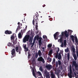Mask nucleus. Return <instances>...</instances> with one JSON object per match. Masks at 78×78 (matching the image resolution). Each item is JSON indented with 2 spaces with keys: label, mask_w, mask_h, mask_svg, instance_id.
Listing matches in <instances>:
<instances>
[{
  "label": "nucleus",
  "mask_w": 78,
  "mask_h": 78,
  "mask_svg": "<svg viewBox=\"0 0 78 78\" xmlns=\"http://www.w3.org/2000/svg\"><path fill=\"white\" fill-rule=\"evenodd\" d=\"M72 71H70V74H72Z\"/></svg>",
  "instance_id": "nucleus-50"
},
{
  "label": "nucleus",
  "mask_w": 78,
  "mask_h": 78,
  "mask_svg": "<svg viewBox=\"0 0 78 78\" xmlns=\"http://www.w3.org/2000/svg\"><path fill=\"white\" fill-rule=\"evenodd\" d=\"M55 61H56V60L55 58H54L53 60V63H55Z\"/></svg>",
  "instance_id": "nucleus-40"
},
{
  "label": "nucleus",
  "mask_w": 78,
  "mask_h": 78,
  "mask_svg": "<svg viewBox=\"0 0 78 78\" xmlns=\"http://www.w3.org/2000/svg\"><path fill=\"white\" fill-rule=\"evenodd\" d=\"M42 38H41V37H37V40H38V39H39V40L38 41V42L39 43V46H41L42 44V42H41L42 41Z\"/></svg>",
  "instance_id": "nucleus-6"
},
{
  "label": "nucleus",
  "mask_w": 78,
  "mask_h": 78,
  "mask_svg": "<svg viewBox=\"0 0 78 78\" xmlns=\"http://www.w3.org/2000/svg\"><path fill=\"white\" fill-rule=\"evenodd\" d=\"M68 76H69V78H72V74H69Z\"/></svg>",
  "instance_id": "nucleus-34"
},
{
  "label": "nucleus",
  "mask_w": 78,
  "mask_h": 78,
  "mask_svg": "<svg viewBox=\"0 0 78 78\" xmlns=\"http://www.w3.org/2000/svg\"><path fill=\"white\" fill-rule=\"evenodd\" d=\"M32 73L33 76H34V77H35V78H36V75H35V73L34 72V68H33V72Z\"/></svg>",
  "instance_id": "nucleus-15"
},
{
  "label": "nucleus",
  "mask_w": 78,
  "mask_h": 78,
  "mask_svg": "<svg viewBox=\"0 0 78 78\" xmlns=\"http://www.w3.org/2000/svg\"><path fill=\"white\" fill-rule=\"evenodd\" d=\"M26 50V51H28V49L27 48H26V49H24Z\"/></svg>",
  "instance_id": "nucleus-47"
},
{
  "label": "nucleus",
  "mask_w": 78,
  "mask_h": 78,
  "mask_svg": "<svg viewBox=\"0 0 78 78\" xmlns=\"http://www.w3.org/2000/svg\"><path fill=\"white\" fill-rule=\"evenodd\" d=\"M29 42L30 43V44L32 45L31 46V48H33V47L34 46V44H35V40H34L33 43H32V42H33V38L30 37L29 39Z\"/></svg>",
  "instance_id": "nucleus-3"
},
{
  "label": "nucleus",
  "mask_w": 78,
  "mask_h": 78,
  "mask_svg": "<svg viewBox=\"0 0 78 78\" xmlns=\"http://www.w3.org/2000/svg\"><path fill=\"white\" fill-rule=\"evenodd\" d=\"M50 19H51V20H52V19H53V18H50Z\"/></svg>",
  "instance_id": "nucleus-61"
},
{
  "label": "nucleus",
  "mask_w": 78,
  "mask_h": 78,
  "mask_svg": "<svg viewBox=\"0 0 78 78\" xmlns=\"http://www.w3.org/2000/svg\"><path fill=\"white\" fill-rule=\"evenodd\" d=\"M46 78H50V75H49V74H47L46 75Z\"/></svg>",
  "instance_id": "nucleus-25"
},
{
  "label": "nucleus",
  "mask_w": 78,
  "mask_h": 78,
  "mask_svg": "<svg viewBox=\"0 0 78 78\" xmlns=\"http://www.w3.org/2000/svg\"><path fill=\"white\" fill-rule=\"evenodd\" d=\"M15 37L13 35H12L11 38V40H14V38Z\"/></svg>",
  "instance_id": "nucleus-27"
},
{
  "label": "nucleus",
  "mask_w": 78,
  "mask_h": 78,
  "mask_svg": "<svg viewBox=\"0 0 78 78\" xmlns=\"http://www.w3.org/2000/svg\"><path fill=\"white\" fill-rule=\"evenodd\" d=\"M65 52H69V48H67L66 49H65Z\"/></svg>",
  "instance_id": "nucleus-31"
},
{
  "label": "nucleus",
  "mask_w": 78,
  "mask_h": 78,
  "mask_svg": "<svg viewBox=\"0 0 78 78\" xmlns=\"http://www.w3.org/2000/svg\"><path fill=\"white\" fill-rule=\"evenodd\" d=\"M66 44H67V41H66V40H65L64 41V45L65 47L66 46Z\"/></svg>",
  "instance_id": "nucleus-29"
},
{
  "label": "nucleus",
  "mask_w": 78,
  "mask_h": 78,
  "mask_svg": "<svg viewBox=\"0 0 78 78\" xmlns=\"http://www.w3.org/2000/svg\"><path fill=\"white\" fill-rule=\"evenodd\" d=\"M24 49H26V48H27V45H25L24 46Z\"/></svg>",
  "instance_id": "nucleus-46"
},
{
  "label": "nucleus",
  "mask_w": 78,
  "mask_h": 78,
  "mask_svg": "<svg viewBox=\"0 0 78 78\" xmlns=\"http://www.w3.org/2000/svg\"><path fill=\"white\" fill-rule=\"evenodd\" d=\"M22 36V34L21 33H19L18 34V37L19 38H21Z\"/></svg>",
  "instance_id": "nucleus-26"
},
{
  "label": "nucleus",
  "mask_w": 78,
  "mask_h": 78,
  "mask_svg": "<svg viewBox=\"0 0 78 78\" xmlns=\"http://www.w3.org/2000/svg\"><path fill=\"white\" fill-rule=\"evenodd\" d=\"M59 34L58 32H56V33L54 34V36L55 39H58V36H59Z\"/></svg>",
  "instance_id": "nucleus-7"
},
{
  "label": "nucleus",
  "mask_w": 78,
  "mask_h": 78,
  "mask_svg": "<svg viewBox=\"0 0 78 78\" xmlns=\"http://www.w3.org/2000/svg\"><path fill=\"white\" fill-rule=\"evenodd\" d=\"M73 66H74L76 69L78 68V65H77V63H76V61H73Z\"/></svg>",
  "instance_id": "nucleus-9"
},
{
  "label": "nucleus",
  "mask_w": 78,
  "mask_h": 78,
  "mask_svg": "<svg viewBox=\"0 0 78 78\" xmlns=\"http://www.w3.org/2000/svg\"><path fill=\"white\" fill-rule=\"evenodd\" d=\"M75 41L76 42V43H78V39H76L75 40Z\"/></svg>",
  "instance_id": "nucleus-45"
},
{
  "label": "nucleus",
  "mask_w": 78,
  "mask_h": 78,
  "mask_svg": "<svg viewBox=\"0 0 78 78\" xmlns=\"http://www.w3.org/2000/svg\"><path fill=\"white\" fill-rule=\"evenodd\" d=\"M24 16H27V14H24Z\"/></svg>",
  "instance_id": "nucleus-60"
},
{
  "label": "nucleus",
  "mask_w": 78,
  "mask_h": 78,
  "mask_svg": "<svg viewBox=\"0 0 78 78\" xmlns=\"http://www.w3.org/2000/svg\"><path fill=\"white\" fill-rule=\"evenodd\" d=\"M77 72H76V73H77V74H78V70L77 71ZM74 75L75 76V77H76V78H78V75H76V73H75V72H74Z\"/></svg>",
  "instance_id": "nucleus-20"
},
{
  "label": "nucleus",
  "mask_w": 78,
  "mask_h": 78,
  "mask_svg": "<svg viewBox=\"0 0 78 78\" xmlns=\"http://www.w3.org/2000/svg\"><path fill=\"white\" fill-rule=\"evenodd\" d=\"M17 39L16 38L15 41H17Z\"/></svg>",
  "instance_id": "nucleus-64"
},
{
  "label": "nucleus",
  "mask_w": 78,
  "mask_h": 78,
  "mask_svg": "<svg viewBox=\"0 0 78 78\" xmlns=\"http://www.w3.org/2000/svg\"><path fill=\"white\" fill-rule=\"evenodd\" d=\"M39 70H40V71H41V72H42L43 71V68H42V66H41L39 68Z\"/></svg>",
  "instance_id": "nucleus-30"
},
{
  "label": "nucleus",
  "mask_w": 78,
  "mask_h": 78,
  "mask_svg": "<svg viewBox=\"0 0 78 78\" xmlns=\"http://www.w3.org/2000/svg\"><path fill=\"white\" fill-rule=\"evenodd\" d=\"M71 38L72 39V40L73 42H75V39H74V36L73 35L71 36Z\"/></svg>",
  "instance_id": "nucleus-16"
},
{
  "label": "nucleus",
  "mask_w": 78,
  "mask_h": 78,
  "mask_svg": "<svg viewBox=\"0 0 78 78\" xmlns=\"http://www.w3.org/2000/svg\"><path fill=\"white\" fill-rule=\"evenodd\" d=\"M35 22V21H34V20H33V21H32V23L33 25H34V22Z\"/></svg>",
  "instance_id": "nucleus-41"
},
{
  "label": "nucleus",
  "mask_w": 78,
  "mask_h": 78,
  "mask_svg": "<svg viewBox=\"0 0 78 78\" xmlns=\"http://www.w3.org/2000/svg\"><path fill=\"white\" fill-rule=\"evenodd\" d=\"M44 74L45 75L47 74V71L45 70L44 71Z\"/></svg>",
  "instance_id": "nucleus-37"
},
{
  "label": "nucleus",
  "mask_w": 78,
  "mask_h": 78,
  "mask_svg": "<svg viewBox=\"0 0 78 78\" xmlns=\"http://www.w3.org/2000/svg\"><path fill=\"white\" fill-rule=\"evenodd\" d=\"M58 67V62H56V67Z\"/></svg>",
  "instance_id": "nucleus-42"
},
{
  "label": "nucleus",
  "mask_w": 78,
  "mask_h": 78,
  "mask_svg": "<svg viewBox=\"0 0 78 78\" xmlns=\"http://www.w3.org/2000/svg\"><path fill=\"white\" fill-rule=\"evenodd\" d=\"M37 57H38V53H37V52H36L35 54V58H37Z\"/></svg>",
  "instance_id": "nucleus-24"
},
{
  "label": "nucleus",
  "mask_w": 78,
  "mask_h": 78,
  "mask_svg": "<svg viewBox=\"0 0 78 78\" xmlns=\"http://www.w3.org/2000/svg\"><path fill=\"white\" fill-rule=\"evenodd\" d=\"M38 61H41V62H43V63H44V59L42 58V57L41 56L38 58Z\"/></svg>",
  "instance_id": "nucleus-10"
},
{
  "label": "nucleus",
  "mask_w": 78,
  "mask_h": 78,
  "mask_svg": "<svg viewBox=\"0 0 78 78\" xmlns=\"http://www.w3.org/2000/svg\"><path fill=\"white\" fill-rule=\"evenodd\" d=\"M11 54L12 55V57L11 58H13V57H14V56H16V51L15 49H13L11 51Z\"/></svg>",
  "instance_id": "nucleus-5"
},
{
  "label": "nucleus",
  "mask_w": 78,
  "mask_h": 78,
  "mask_svg": "<svg viewBox=\"0 0 78 78\" xmlns=\"http://www.w3.org/2000/svg\"><path fill=\"white\" fill-rule=\"evenodd\" d=\"M11 47H12V48H14L15 47V46H14V45L12 44V45L11 46Z\"/></svg>",
  "instance_id": "nucleus-43"
},
{
  "label": "nucleus",
  "mask_w": 78,
  "mask_h": 78,
  "mask_svg": "<svg viewBox=\"0 0 78 78\" xmlns=\"http://www.w3.org/2000/svg\"><path fill=\"white\" fill-rule=\"evenodd\" d=\"M25 31H26V30H25V29H24L23 30V32H22V33H25Z\"/></svg>",
  "instance_id": "nucleus-44"
},
{
  "label": "nucleus",
  "mask_w": 78,
  "mask_h": 78,
  "mask_svg": "<svg viewBox=\"0 0 78 78\" xmlns=\"http://www.w3.org/2000/svg\"><path fill=\"white\" fill-rule=\"evenodd\" d=\"M46 68H47L48 69L50 70V69L52 68V66H51V65L48 64L46 66Z\"/></svg>",
  "instance_id": "nucleus-12"
},
{
  "label": "nucleus",
  "mask_w": 78,
  "mask_h": 78,
  "mask_svg": "<svg viewBox=\"0 0 78 78\" xmlns=\"http://www.w3.org/2000/svg\"><path fill=\"white\" fill-rule=\"evenodd\" d=\"M15 50L18 53L19 52V54H20L21 53V51H22V48H21V47L20 46L19 48V47L17 46L16 47Z\"/></svg>",
  "instance_id": "nucleus-4"
},
{
  "label": "nucleus",
  "mask_w": 78,
  "mask_h": 78,
  "mask_svg": "<svg viewBox=\"0 0 78 78\" xmlns=\"http://www.w3.org/2000/svg\"><path fill=\"white\" fill-rule=\"evenodd\" d=\"M75 39H77V37L76 36H75Z\"/></svg>",
  "instance_id": "nucleus-54"
},
{
  "label": "nucleus",
  "mask_w": 78,
  "mask_h": 78,
  "mask_svg": "<svg viewBox=\"0 0 78 78\" xmlns=\"http://www.w3.org/2000/svg\"><path fill=\"white\" fill-rule=\"evenodd\" d=\"M5 33L6 34H12V32L11 31L7 30L5 31Z\"/></svg>",
  "instance_id": "nucleus-11"
},
{
  "label": "nucleus",
  "mask_w": 78,
  "mask_h": 78,
  "mask_svg": "<svg viewBox=\"0 0 78 78\" xmlns=\"http://www.w3.org/2000/svg\"><path fill=\"white\" fill-rule=\"evenodd\" d=\"M58 64L59 66H60L61 65V62L60 60H58Z\"/></svg>",
  "instance_id": "nucleus-28"
},
{
  "label": "nucleus",
  "mask_w": 78,
  "mask_h": 78,
  "mask_svg": "<svg viewBox=\"0 0 78 78\" xmlns=\"http://www.w3.org/2000/svg\"><path fill=\"white\" fill-rule=\"evenodd\" d=\"M51 47H52V44H49L48 45V48H51Z\"/></svg>",
  "instance_id": "nucleus-23"
},
{
  "label": "nucleus",
  "mask_w": 78,
  "mask_h": 78,
  "mask_svg": "<svg viewBox=\"0 0 78 78\" xmlns=\"http://www.w3.org/2000/svg\"><path fill=\"white\" fill-rule=\"evenodd\" d=\"M43 37L44 39H45V38L46 39H47V36H46V35H43Z\"/></svg>",
  "instance_id": "nucleus-36"
},
{
  "label": "nucleus",
  "mask_w": 78,
  "mask_h": 78,
  "mask_svg": "<svg viewBox=\"0 0 78 78\" xmlns=\"http://www.w3.org/2000/svg\"><path fill=\"white\" fill-rule=\"evenodd\" d=\"M68 31L71 34H72V33L73 32V31L71 30H68Z\"/></svg>",
  "instance_id": "nucleus-38"
},
{
  "label": "nucleus",
  "mask_w": 78,
  "mask_h": 78,
  "mask_svg": "<svg viewBox=\"0 0 78 78\" xmlns=\"http://www.w3.org/2000/svg\"><path fill=\"white\" fill-rule=\"evenodd\" d=\"M37 73L39 75V76H42V73L40 71H38L37 72Z\"/></svg>",
  "instance_id": "nucleus-33"
},
{
  "label": "nucleus",
  "mask_w": 78,
  "mask_h": 78,
  "mask_svg": "<svg viewBox=\"0 0 78 78\" xmlns=\"http://www.w3.org/2000/svg\"><path fill=\"white\" fill-rule=\"evenodd\" d=\"M51 78H55V75L53 73H51Z\"/></svg>",
  "instance_id": "nucleus-18"
},
{
  "label": "nucleus",
  "mask_w": 78,
  "mask_h": 78,
  "mask_svg": "<svg viewBox=\"0 0 78 78\" xmlns=\"http://www.w3.org/2000/svg\"><path fill=\"white\" fill-rule=\"evenodd\" d=\"M18 25H19L18 26H19V27H20V22H19L18 23Z\"/></svg>",
  "instance_id": "nucleus-51"
},
{
  "label": "nucleus",
  "mask_w": 78,
  "mask_h": 78,
  "mask_svg": "<svg viewBox=\"0 0 78 78\" xmlns=\"http://www.w3.org/2000/svg\"><path fill=\"white\" fill-rule=\"evenodd\" d=\"M38 55L40 57H41V56L42 55V53L41 51V50H40L38 51Z\"/></svg>",
  "instance_id": "nucleus-14"
},
{
  "label": "nucleus",
  "mask_w": 78,
  "mask_h": 78,
  "mask_svg": "<svg viewBox=\"0 0 78 78\" xmlns=\"http://www.w3.org/2000/svg\"><path fill=\"white\" fill-rule=\"evenodd\" d=\"M46 5H45L44 4L43 5V8H44V7H45V6Z\"/></svg>",
  "instance_id": "nucleus-55"
},
{
  "label": "nucleus",
  "mask_w": 78,
  "mask_h": 78,
  "mask_svg": "<svg viewBox=\"0 0 78 78\" xmlns=\"http://www.w3.org/2000/svg\"><path fill=\"white\" fill-rule=\"evenodd\" d=\"M60 52L61 53H62V51H60Z\"/></svg>",
  "instance_id": "nucleus-57"
},
{
  "label": "nucleus",
  "mask_w": 78,
  "mask_h": 78,
  "mask_svg": "<svg viewBox=\"0 0 78 78\" xmlns=\"http://www.w3.org/2000/svg\"><path fill=\"white\" fill-rule=\"evenodd\" d=\"M69 70L70 71H72V69L71 68V67H70L69 68Z\"/></svg>",
  "instance_id": "nucleus-52"
},
{
  "label": "nucleus",
  "mask_w": 78,
  "mask_h": 78,
  "mask_svg": "<svg viewBox=\"0 0 78 78\" xmlns=\"http://www.w3.org/2000/svg\"><path fill=\"white\" fill-rule=\"evenodd\" d=\"M61 47H64V43H63V42L62 43V44H61Z\"/></svg>",
  "instance_id": "nucleus-39"
},
{
  "label": "nucleus",
  "mask_w": 78,
  "mask_h": 78,
  "mask_svg": "<svg viewBox=\"0 0 78 78\" xmlns=\"http://www.w3.org/2000/svg\"><path fill=\"white\" fill-rule=\"evenodd\" d=\"M57 48H58V50L57 51L56 54L55 56V58L56 59H57V58H58V59H59V60H60L61 59L62 56L60 53H59L58 55V52L59 51V48L58 47Z\"/></svg>",
  "instance_id": "nucleus-1"
},
{
  "label": "nucleus",
  "mask_w": 78,
  "mask_h": 78,
  "mask_svg": "<svg viewBox=\"0 0 78 78\" xmlns=\"http://www.w3.org/2000/svg\"><path fill=\"white\" fill-rule=\"evenodd\" d=\"M57 75H58H58H59V73H58H58H57Z\"/></svg>",
  "instance_id": "nucleus-58"
},
{
  "label": "nucleus",
  "mask_w": 78,
  "mask_h": 78,
  "mask_svg": "<svg viewBox=\"0 0 78 78\" xmlns=\"http://www.w3.org/2000/svg\"><path fill=\"white\" fill-rule=\"evenodd\" d=\"M72 53H75V48L73 47L72 48Z\"/></svg>",
  "instance_id": "nucleus-21"
},
{
  "label": "nucleus",
  "mask_w": 78,
  "mask_h": 78,
  "mask_svg": "<svg viewBox=\"0 0 78 78\" xmlns=\"http://www.w3.org/2000/svg\"><path fill=\"white\" fill-rule=\"evenodd\" d=\"M36 17H39V14H38V13H37L36 15Z\"/></svg>",
  "instance_id": "nucleus-49"
},
{
  "label": "nucleus",
  "mask_w": 78,
  "mask_h": 78,
  "mask_svg": "<svg viewBox=\"0 0 78 78\" xmlns=\"http://www.w3.org/2000/svg\"><path fill=\"white\" fill-rule=\"evenodd\" d=\"M48 57V59H50V57Z\"/></svg>",
  "instance_id": "nucleus-62"
},
{
  "label": "nucleus",
  "mask_w": 78,
  "mask_h": 78,
  "mask_svg": "<svg viewBox=\"0 0 78 78\" xmlns=\"http://www.w3.org/2000/svg\"><path fill=\"white\" fill-rule=\"evenodd\" d=\"M27 26L25 28V30H27Z\"/></svg>",
  "instance_id": "nucleus-56"
},
{
  "label": "nucleus",
  "mask_w": 78,
  "mask_h": 78,
  "mask_svg": "<svg viewBox=\"0 0 78 78\" xmlns=\"http://www.w3.org/2000/svg\"><path fill=\"white\" fill-rule=\"evenodd\" d=\"M53 50L51 49L49 51L48 55H52V53H53Z\"/></svg>",
  "instance_id": "nucleus-19"
},
{
  "label": "nucleus",
  "mask_w": 78,
  "mask_h": 78,
  "mask_svg": "<svg viewBox=\"0 0 78 78\" xmlns=\"http://www.w3.org/2000/svg\"><path fill=\"white\" fill-rule=\"evenodd\" d=\"M63 41V39L62 37H61L59 39L58 41V42H59L60 43H62V42Z\"/></svg>",
  "instance_id": "nucleus-17"
},
{
  "label": "nucleus",
  "mask_w": 78,
  "mask_h": 78,
  "mask_svg": "<svg viewBox=\"0 0 78 78\" xmlns=\"http://www.w3.org/2000/svg\"><path fill=\"white\" fill-rule=\"evenodd\" d=\"M64 34H65V36L66 37H68L69 36V34H67V31H65L64 32H62V36H64Z\"/></svg>",
  "instance_id": "nucleus-8"
},
{
  "label": "nucleus",
  "mask_w": 78,
  "mask_h": 78,
  "mask_svg": "<svg viewBox=\"0 0 78 78\" xmlns=\"http://www.w3.org/2000/svg\"><path fill=\"white\" fill-rule=\"evenodd\" d=\"M12 43L9 42L8 43L7 46H9V47H11V45H12Z\"/></svg>",
  "instance_id": "nucleus-22"
},
{
  "label": "nucleus",
  "mask_w": 78,
  "mask_h": 78,
  "mask_svg": "<svg viewBox=\"0 0 78 78\" xmlns=\"http://www.w3.org/2000/svg\"><path fill=\"white\" fill-rule=\"evenodd\" d=\"M51 59H52L51 58H50V59L49 60V62H51Z\"/></svg>",
  "instance_id": "nucleus-53"
},
{
  "label": "nucleus",
  "mask_w": 78,
  "mask_h": 78,
  "mask_svg": "<svg viewBox=\"0 0 78 78\" xmlns=\"http://www.w3.org/2000/svg\"><path fill=\"white\" fill-rule=\"evenodd\" d=\"M72 55L75 61H76V59H77V57L75 53H72Z\"/></svg>",
  "instance_id": "nucleus-13"
},
{
  "label": "nucleus",
  "mask_w": 78,
  "mask_h": 78,
  "mask_svg": "<svg viewBox=\"0 0 78 78\" xmlns=\"http://www.w3.org/2000/svg\"><path fill=\"white\" fill-rule=\"evenodd\" d=\"M60 66V69L61 70H62V66H61V65Z\"/></svg>",
  "instance_id": "nucleus-48"
},
{
  "label": "nucleus",
  "mask_w": 78,
  "mask_h": 78,
  "mask_svg": "<svg viewBox=\"0 0 78 78\" xmlns=\"http://www.w3.org/2000/svg\"><path fill=\"white\" fill-rule=\"evenodd\" d=\"M68 60H69L70 59V54L69 53H68Z\"/></svg>",
  "instance_id": "nucleus-35"
},
{
  "label": "nucleus",
  "mask_w": 78,
  "mask_h": 78,
  "mask_svg": "<svg viewBox=\"0 0 78 78\" xmlns=\"http://www.w3.org/2000/svg\"><path fill=\"white\" fill-rule=\"evenodd\" d=\"M30 35H26L24 38L23 39V42L24 43H26L27 42H28L30 39Z\"/></svg>",
  "instance_id": "nucleus-2"
},
{
  "label": "nucleus",
  "mask_w": 78,
  "mask_h": 78,
  "mask_svg": "<svg viewBox=\"0 0 78 78\" xmlns=\"http://www.w3.org/2000/svg\"><path fill=\"white\" fill-rule=\"evenodd\" d=\"M28 56H31V55H30V54H29Z\"/></svg>",
  "instance_id": "nucleus-63"
},
{
  "label": "nucleus",
  "mask_w": 78,
  "mask_h": 78,
  "mask_svg": "<svg viewBox=\"0 0 78 78\" xmlns=\"http://www.w3.org/2000/svg\"><path fill=\"white\" fill-rule=\"evenodd\" d=\"M42 49H43V50H44V47H43Z\"/></svg>",
  "instance_id": "nucleus-59"
},
{
  "label": "nucleus",
  "mask_w": 78,
  "mask_h": 78,
  "mask_svg": "<svg viewBox=\"0 0 78 78\" xmlns=\"http://www.w3.org/2000/svg\"><path fill=\"white\" fill-rule=\"evenodd\" d=\"M39 20V18H38V17L37 16H36V17H35V19H34H34L33 20Z\"/></svg>",
  "instance_id": "nucleus-32"
}]
</instances>
